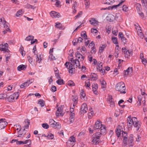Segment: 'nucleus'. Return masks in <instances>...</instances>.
Returning a JSON list of instances; mask_svg holds the SVG:
<instances>
[{
  "mask_svg": "<svg viewBox=\"0 0 147 147\" xmlns=\"http://www.w3.org/2000/svg\"><path fill=\"white\" fill-rule=\"evenodd\" d=\"M71 61L72 63H70H70L69 62H66L65 64V65L66 68L69 69V73L72 74L73 73V71L75 70V68L74 67V65H73H73H76V67H78L79 69L81 68V66L79 61L78 59L73 60V59H72Z\"/></svg>",
  "mask_w": 147,
  "mask_h": 147,
  "instance_id": "obj_1",
  "label": "nucleus"
},
{
  "mask_svg": "<svg viewBox=\"0 0 147 147\" xmlns=\"http://www.w3.org/2000/svg\"><path fill=\"white\" fill-rule=\"evenodd\" d=\"M115 90L121 94H125L126 92V88L123 82L118 83L116 85Z\"/></svg>",
  "mask_w": 147,
  "mask_h": 147,
  "instance_id": "obj_2",
  "label": "nucleus"
},
{
  "mask_svg": "<svg viewBox=\"0 0 147 147\" xmlns=\"http://www.w3.org/2000/svg\"><path fill=\"white\" fill-rule=\"evenodd\" d=\"M19 96L18 93H15L10 95L8 98H6V99L9 102H15L16 100H17Z\"/></svg>",
  "mask_w": 147,
  "mask_h": 147,
  "instance_id": "obj_3",
  "label": "nucleus"
},
{
  "mask_svg": "<svg viewBox=\"0 0 147 147\" xmlns=\"http://www.w3.org/2000/svg\"><path fill=\"white\" fill-rule=\"evenodd\" d=\"M137 121V118L135 117H131L129 116L127 119V125L129 128L130 127Z\"/></svg>",
  "mask_w": 147,
  "mask_h": 147,
  "instance_id": "obj_4",
  "label": "nucleus"
},
{
  "mask_svg": "<svg viewBox=\"0 0 147 147\" xmlns=\"http://www.w3.org/2000/svg\"><path fill=\"white\" fill-rule=\"evenodd\" d=\"M88 110V109L87 105L86 103H84L81 106L80 113L83 115L87 112Z\"/></svg>",
  "mask_w": 147,
  "mask_h": 147,
  "instance_id": "obj_5",
  "label": "nucleus"
},
{
  "mask_svg": "<svg viewBox=\"0 0 147 147\" xmlns=\"http://www.w3.org/2000/svg\"><path fill=\"white\" fill-rule=\"evenodd\" d=\"M7 124L5 119H0V129L5 128Z\"/></svg>",
  "mask_w": 147,
  "mask_h": 147,
  "instance_id": "obj_6",
  "label": "nucleus"
},
{
  "mask_svg": "<svg viewBox=\"0 0 147 147\" xmlns=\"http://www.w3.org/2000/svg\"><path fill=\"white\" fill-rule=\"evenodd\" d=\"M122 51L123 52L125 53V56L126 58H128L130 56V55L132 54V51L129 52V50H127V49L125 48L124 49L123 48L122 49Z\"/></svg>",
  "mask_w": 147,
  "mask_h": 147,
  "instance_id": "obj_7",
  "label": "nucleus"
},
{
  "mask_svg": "<svg viewBox=\"0 0 147 147\" xmlns=\"http://www.w3.org/2000/svg\"><path fill=\"white\" fill-rule=\"evenodd\" d=\"M102 122L100 121H97L95 123L94 126V129H100L102 126Z\"/></svg>",
  "mask_w": 147,
  "mask_h": 147,
  "instance_id": "obj_8",
  "label": "nucleus"
},
{
  "mask_svg": "<svg viewBox=\"0 0 147 147\" xmlns=\"http://www.w3.org/2000/svg\"><path fill=\"white\" fill-rule=\"evenodd\" d=\"M107 100L108 102L110 104L111 107H114L115 103L112 96L111 95L109 96Z\"/></svg>",
  "mask_w": 147,
  "mask_h": 147,
  "instance_id": "obj_9",
  "label": "nucleus"
},
{
  "mask_svg": "<svg viewBox=\"0 0 147 147\" xmlns=\"http://www.w3.org/2000/svg\"><path fill=\"white\" fill-rule=\"evenodd\" d=\"M123 131V129L121 126L119 125L116 129V133L118 137H119L121 135V132Z\"/></svg>",
  "mask_w": 147,
  "mask_h": 147,
  "instance_id": "obj_10",
  "label": "nucleus"
},
{
  "mask_svg": "<svg viewBox=\"0 0 147 147\" xmlns=\"http://www.w3.org/2000/svg\"><path fill=\"white\" fill-rule=\"evenodd\" d=\"M33 82V80H27L26 82L23 83L20 86L21 88H23L24 87H26L29 86V85L32 83Z\"/></svg>",
  "mask_w": 147,
  "mask_h": 147,
  "instance_id": "obj_11",
  "label": "nucleus"
},
{
  "mask_svg": "<svg viewBox=\"0 0 147 147\" xmlns=\"http://www.w3.org/2000/svg\"><path fill=\"white\" fill-rule=\"evenodd\" d=\"M103 63L102 62H98L97 66V69L100 71H102V73H103L105 71L104 69H102Z\"/></svg>",
  "mask_w": 147,
  "mask_h": 147,
  "instance_id": "obj_12",
  "label": "nucleus"
},
{
  "mask_svg": "<svg viewBox=\"0 0 147 147\" xmlns=\"http://www.w3.org/2000/svg\"><path fill=\"white\" fill-rule=\"evenodd\" d=\"M50 14L52 18H59L60 17L59 13L54 11H52L50 12Z\"/></svg>",
  "mask_w": 147,
  "mask_h": 147,
  "instance_id": "obj_13",
  "label": "nucleus"
},
{
  "mask_svg": "<svg viewBox=\"0 0 147 147\" xmlns=\"http://www.w3.org/2000/svg\"><path fill=\"white\" fill-rule=\"evenodd\" d=\"M63 110L62 109L59 107L56 113V116L58 117L59 116H63L64 114L63 113Z\"/></svg>",
  "mask_w": 147,
  "mask_h": 147,
  "instance_id": "obj_14",
  "label": "nucleus"
},
{
  "mask_svg": "<svg viewBox=\"0 0 147 147\" xmlns=\"http://www.w3.org/2000/svg\"><path fill=\"white\" fill-rule=\"evenodd\" d=\"M76 56L77 58L80 59L81 61H83L84 57L78 51H77L76 53Z\"/></svg>",
  "mask_w": 147,
  "mask_h": 147,
  "instance_id": "obj_15",
  "label": "nucleus"
},
{
  "mask_svg": "<svg viewBox=\"0 0 147 147\" xmlns=\"http://www.w3.org/2000/svg\"><path fill=\"white\" fill-rule=\"evenodd\" d=\"M89 22L91 24L94 26H96L98 25V22L94 18H92L90 20Z\"/></svg>",
  "mask_w": 147,
  "mask_h": 147,
  "instance_id": "obj_16",
  "label": "nucleus"
},
{
  "mask_svg": "<svg viewBox=\"0 0 147 147\" xmlns=\"http://www.w3.org/2000/svg\"><path fill=\"white\" fill-rule=\"evenodd\" d=\"M36 62L39 63H41L43 59L42 55L40 54L39 55H36Z\"/></svg>",
  "mask_w": 147,
  "mask_h": 147,
  "instance_id": "obj_17",
  "label": "nucleus"
},
{
  "mask_svg": "<svg viewBox=\"0 0 147 147\" xmlns=\"http://www.w3.org/2000/svg\"><path fill=\"white\" fill-rule=\"evenodd\" d=\"M25 122L26 123V124L25 125L24 127H23V129H22V130H23L24 131L23 133H25V128H27L29 127V125L30 124V121L28 119H27L25 120Z\"/></svg>",
  "mask_w": 147,
  "mask_h": 147,
  "instance_id": "obj_18",
  "label": "nucleus"
},
{
  "mask_svg": "<svg viewBox=\"0 0 147 147\" xmlns=\"http://www.w3.org/2000/svg\"><path fill=\"white\" fill-rule=\"evenodd\" d=\"M92 90L94 94L96 95L97 92L96 91L98 88V85L97 84L94 83L92 85Z\"/></svg>",
  "mask_w": 147,
  "mask_h": 147,
  "instance_id": "obj_19",
  "label": "nucleus"
},
{
  "mask_svg": "<svg viewBox=\"0 0 147 147\" xmlns=\"http://www.w3.org/2000/svg\"><path fill=\"white\" fill-rule=\"evenodd\" d=\"M3 22L4 27L5 28L6 30L8 31L11 32V30L9 28V23L5 21H4Z\"/></svg>",
  "mask_w": 147,
  "mask_h": 147,
  "instance_id": "obj_20",
  "label": "nucleus"
},
{
  "mask_svg": "<svg viewBox=\"0 0 147 147\" xmlns=\"http://www.w3.org/2000/svg\"><path fill=\"white\" fill-rule=\"evenodd\" d=\"M94 115V113L92 108H90L88 114V118L89 119H91L93 115Z\"/></svg>",
  "mask_w": 147,
  "mask_h": 147,
  "instance_id": "obj_21",
  "label": "nucleus"
},
{
  "mask_svg": "<svg viewBox=\"0 0 147 147\" xmlns=\"http://www.w3.org/2000/svg\"><path fill=\"white\" fill-rule=\"evenodd\" d=\"M134 125L136 128V130L137 131L139 129L141 126L140 124L139 123L137 119L136 122H135Z\"/></svg>",
  "mask_w": 147,
  "mask_h": 147,
  "instance_id": "obj_22",
  "label": "nucleus"
},
{
  "mask_svg": "<svg viewBox=\"0 0 147 147\" xmlns=\"http://www.w3.org/2000/svg\"><path fill=\"white\" fill-rule=\"evenodd\" d=\"M101 136V133L100 132H97L93 135V138H95L99 140V138Z\"/></svg>",
  "mask_w": 147,
  "mask_h": 147,
  "instance_id": "obj_23",
  "label": "nucleus"
},
{
  "mask_svg": "<svg viewBox=\"0 0 147 147\" xmlns=\"http://www.w3.org/2000/svg\"><path fill=\"white\" fill-rule=\"evenodd\" d=\"M49 124L51 127H55V124H57V122L52 119H50L49 120Z\"/></svg>",
  "mask_w": 147,
  "mask_h": 147,
  "instance_id": "obj_24",
  "label": "nucleus"
},
{
  "mask_svg": "<svg viewBox=\"0 0 147 147\" xmlns=\"http://www.w3.org/2000/svg\"><path fill=\"white\" fill-rule=\"evenodd\" d=\"M55 26L60 29H63L64 28V26L60 22H57L55 23Z\"/></svg>",
  "mask_w": 147,
  "mask_h": 147,
  "instance_id": "obj_25",
  "label": "nucleus"
},
{
  "mask_svg": "<svg viewBox=\"0 0 147 147\" xmlns=\"http://www.w3.org/2000/svg\"><path fill=\"white\" fill-rule=\"evenodd\" d=\"M18 70L19 71L22 70H24L26 68V66L23 65H21L19 66L18 67Z\"/></svg>",
  "mask_w": 147,
  "mask_h": 147,
  "instance_id": "obj_26",
  "label": "nucleus"
},
{
  "mask_svg": "<svg viewBox=\"0 0 147 147\" xmlns=\"http://www.w3.org/2000/svg\"><path fill=\"white\" fill-rule=\"evenodd\" d=\"M133 135H131L130 137V140L129 141V146H133L134 145V140L132 138Z\"/></svg>",
  "mask_w": 147,
  "mask_h": 147,
  "instance_id": "obj_27",
  "label": "nucleus"
},
{
  "mask_svg": "<svg viewBox=\"0 0 147 147\" xmlns=\"http://www.w3.org/2000/svg\"><path fill=\"white\" fill-rule=\"evenodd\" d=\"M68 141H69L70 142H71L75 145L76 142L75 138L73 136H71L69 138Z\"/></svg>",
  "mask_w": 147,
  "mask_h": 147,
  "instance_id": "obj_28",
  "label": "nucleus"
},
{
  "mask_svg": "<svg viewBox=\"0 0 147 147\" xmlns=\"http://www.w3.org/2000/svg\"><path fill=\"white\" fill-rule=\"evenodd\" d=\"M107 45H104L100 46L99 48V52L101 53L103 52L104 49L106 47Z\"/></svg>",
  "mask_w": 147,
  "mask_h": 147,
  "instance_id": "obj_29",
  "label": "nucleus"
},
{
  "mask_svg": "<svg viewBox=\"0 0 147 147\" xmlns=\"http://www.w3.org/2000/svg\"><path fill=\"white\" fill-rule=\"evenodd\" d=\"M114 1V0H106L104 3L108 5H110L112 4Z\"/></svg>",
  "mask_w": 147,
  "mask_h": 147,
  "instance_id": "obj_30",
  "label": "nucleus"
},
{
  "mask_svg": "<svg viewBox=\"0 0 147 147\" xmlns=\"http://www.w3.org/2000/svg\"><path fill=\"white\" fill-rule=\"evenodd\" d=\"M23 13L22 10L20 9L17 11L16 14V16L17 17H20L22 16Z\"/></svg>",
  "mask_w": 147,
  "mask_h": 147,
  "instance_id": "obj_31",
  "label": "nucleus"
},
{
  "mask_svg": "<svg viewBox=\"0 0 147 147\" xmlns=\"http://www.w3.org/2000/svg\"><path fill=\"white\" fill-rule=\"evenodd\" d=\"M34 37L32 35L28 36V37L26 38L25 40H26L28 41H30L33 40Z\"/></svg>",
  "mask_w": 147,
  "mask_h": 147,
  "instance_id": "obj_32",
  "label": "nucleus"
},
{
  "mask_svg": "<svg viewBox=\"0 0 147 147\" xmlns=\"http://www.w3.org/2000/svg\"><path fill=\"white\" fill-rule=\"evenodd\" d=\"M38 103L41 107H43L45 105V101L42 99H40L38 100Z\"/></svg>",
  "mask_w": 147,
  "mask_h": 147,
  "instance_id": "obj_33",
  "label": "nucleus"
},
{
  "mask_svg": "<svg viewBox=\"0 0 147 147\" xmlns=\"http://www.w3.org/2000/svg\"><path fill=\"white\" fill-rule=\"evenodd\" d=\"M100 129V133H104L105 132L106 129L105 126L104 125H102Z\"/></svg>",
  "mask_w": 147,
  "mask_h": 147,
  "instance_id": "obj_34",
  "label": "nucleus"
},
{
  "mask_svg": "<svg viewBox=\"0 0 147 147\" xmlns=\"http://www.w3.org/2000/svg\"><path fill=\"white\" fill-rule=\"evenodd\" d=\"M18 137L22 138L24 136L25 133H21V131H18Z\"/></svg>",
  "mask_w": 147,
  "mask_h": 147,
  "instance_id": "obj_35",
  "label": "nucleus"
},
{
  "mask_svg": "<svg viewBox=\"0 0 147 147\" xmlns=\"http://www.w3.org/2000/svg\"><path fill=\"white\" fill-rule=\"evenodd\" d=\"M124 1H123L121 2L120 3L116 5H114L113 6H112L111 8L112 9H113L114 8H117V7L122 5V4L124 3Z\"/></svg>",
  "mask_w": 147,
  "mask_h": 147,
  "instance_id": "obj_36",
  "label": "nucleus"
},
{
  "mask_svg": "<svg viewBox=\"0 0 147 147\" xmlns=\"http://www.w3.org/2000/svg\"><path fill=\"white\" fill-rule=\"evenodd\" d=\"M66 144L67 147H73L74 145V144H73L72 143L70 142L69 141H68L67 142Z\"/></svg>",
  "mask_w": 147,
  "mask_h": 147,
  "instance_id": "obj_37",
  "label": "nucleus"
},
{
  "mask_svg": "<svg viewBox=\"0 0 147 147\" xmlns=\"http://www.w3.org/2000/svg\"><path fill=\"white\" fill-rule=\"evenodd\" d=\"M112 32L113 34L115 36L117 35L118 31L117 29L116 28H114L112 29Z\"/></svg>",
  "mask_w": 147,
  "mask_h": 147,
  "instance_id": "obj_38",
  "label": "nucleus"
},
{
  "mask_svg": "<svg viewBox=\"0 0 147 147\" xmlns=\"http://www.w3.org/2000/svg\"><path fill=\"white\" fill-rule=\"evenodd\" d=\"M67 84L69 86H74L75 85V84L71 80H69Z\"/></svg>",
  "mask_w": 147,
  "mask_h": 147,
  "instance_id": "obj_39",
  "label": "nucleus"
},
{
  "mask_svg": "<svg viewBox=\"0 0 147 147\" xmlns=\"http://www.w3.org/2000/svg\"><path fill=\"white\" fill-rule=\"evenodd\" d=\"M122 10L125 12H127L129 10L128 7L126 5H123L122 6Z\"/></svg>",
  "mask_w": 147,
  "mask_h": 147,
  "instance_id": "obj_40",
  "label": "nucleus"
},
{
  "mask_svg": "<svg viewBox=\"0 0 147 147\" xmlns=\"http://www.w3.org/2000/svg\"><path fill=\"white\" fill-rule=\"evenodd\" d=\"M97 76L96 75L95 76H94L92 75L90 76V79L92 80H95L97 79L98 78L97 77Z\"/></svg>",
  "mask_w": 147,
  "mask_h": 147,
  "instance_id": "obj_41",
  "label": "nucleus"
},
{
  "mask_svg": "<svg viewBox=\"0 0 147 147\" xmlns=\"http://www.w3.org/2000/svg\"><path fill=\"white\" fill-rule=\"evenodd\" d=\"M84 2L86 6V7H87V8H88L90 5L89 0H84Z\"/></svg>",
  "mask_w": 147,
  "mask_h": 147,
  "instance_id": "obj_42",
  "label": "nucleus"
},
{
  "mask_svg": "<svg viewBox=\"0 0 147 147\" xmlns=\"http://www.w3.org/2000/svg\"><path fill=\"white\" fill-rule=\"evenodd\" d=\"M47 138L49 139H53L54 138V135L51 134H50L47 136Z\"/></svg>",
  "mask_w": 147,
  "mask_h": 147,
  "instance_id": "obj_43",
  "label": "nucleus"
},
{
  "mask_svg": "<svg viewBox=\"0 0 147 147\" xmlns=\"http://www.w3.org/2000/svg\"><path fill=\"white\" fill-rule=\"evenodd\" d=\"M101 84L102 86V88H105L106 87V82L105 81L103 80L101 82Z\"/></svg>",
  "mask_w": 147,
  "mask_h": 147,
  "instance_id": "obj_44",
  "label": "nucleus"
},
{
  "mask_svg": "<svg viewBox=\"0 0 147 147\" xmlns=\"http://www.w3.org/2000/svg\"><path fill=\"white\" fill-rule=\"evenodd\" d=\"M56 82L59 85H61L62 84H64L63 81L62 79H59Z\"/></svg>",
  "mask_w": 147,
  "mask_h": 147,
  "instance_id": "obj_45",
  "label": "nucleus"
},
{
  "mask_svg": "<svg viewBox=\"0 0 147 147\" xmlns=\"http://www.w3.org/2000/svg\"><path fill=\"white\" fill-rule=\"evenodd\" d=\"M26 7L27 8H31L34 9L36 8L35 7H34L33 6L29 4H27L26 5Z\"/></svg>",
  "mask_w": 147,
  "mask_h": 147,
  "instance_id": "obj_46",
  "label": "nucleus"
},
{
  "mask_svg": "<svg viewBox=\"0 0 147 147\" xmlns=\"http://www.w3.org/2000/svg\"><path fill=\"white\" fill-rule=\"evenodd\" d=\"M93 138V139L92 141V142L93 144L95 143V144H96L99 143V140H98L95 138Z\"/></svg>",
  "mask_w": 147,
  "mask_h": 147,
  "instance_id": "obj_47",
  "label": "nucleus"
},
{
  "mask_svg": "<svg viewBox=\"0 0 147 147\" xmlns=\"http://www.w3.org/2000/svg\"><path fill=\"white\" fill-rule=\"evenodd\" d=\"M49 59L51 61L56 59L55 57L53 56L52 54H50V55L49 56Z\"/></svg>",
  "mask_w": 147,
  "mask_h": 147,
  "instance_id": "obj_48",
  "label": "nucleus"
},
{
  "mask_svg": "<svg viewBox=\"0 0 147 147\" xmlns=\"http://www.w3.org/2000/svg\"><path fill=\"white\" fill-rule=\"evenodd\" d=\"M112 40L113 41V42L115 44H118V42L117 41V39L116 37H113L112 38Z\"/></svg>",
  "mask_w": 147,
  "mask_h": 147,
  "instance_id": "obj_49",
  "label": "nucleus"
},
{
  "mask_svg": "<svg viewBox=\"0 0 147 147\" xmlns=\"http://www.w3.org/2000/svg\"><path fill=\"white\" fill-rule=\"evenodd\" d=\"M42 127L45 129H47L49 127V125L47 123H43L42 124Z\"/></svg>",
  "mask_w": 147,
  "mask_h": 147,
  "instance_id": "obj_50",
  "label": "nucleus"
},
{
  "mask_svg": "<svg viewBox=\"0 0 147 147\" xmlns=\"http://www.w3.org/2000/svg\"><path fill=\"white\" fill-rule=\"evenodd\" d=\"M142 2L143 6H147V0H142Z\"/></svg>",
  "mask_w": 147,
  "mask_h": 147,
  "instance_id": "obj_51",
  "label": "nucleus"
},
{
  "mask_svg": "<svg viewBox=\"0 0 147 147\" xmlns=\"http://www.w3.org/2000/svg\"><path fill=\"white\" fill-rule=\"evenodd\" d=\"M6 97L7 96L6 94H0V99H3Z\"/></svg>",
  "mask_w": 147,
  "mask_h": 147,
  "instance_id": "obj_52",
  "label": "nucleus"
},
{
  "mask_svg": "<svg viewBox=\"0 0 147 147\" xmlns=\"http://www.w3.org/2000/svg\"><path fill=\"white\" fill-rule=\"evenodd\" d=\"M85 86L86 88H90V83L89 81H87L85 82Z\"/></svg>",
  "mask_w": 147,
  "mask_h": 147,
  "instance_id": "obj_53",
  "label": "nucleus"
},
{
  "mask_svg": "<svg viewBox=\"0 0 147 147\" xmlns=\"http://www.w3.org/2000/svg\"><path fill=\"white\" fill-rule=\"evenodd\" d=\"M78 98L76 97H74V98H72V100L74 103V104H76L78 102V101L77 100Z\"/></svg>",
  "mask_w": 147,
  "mask_h": 147,
  "instance_id": "obj_54",
  "label": "nucleus"
},
{
  "mask_svg": "<svg viewBox=\"0 0 147 147\" xmlns=\"http://www.w3.org/2000/svg\"><path fill=\"white\" fill-rule=\"evenodd\" d=\"M123 144H124V146H125L127 145V138H123Z\"/></svg>",
  "mask_w": 147,
  "mask_h": 147,
  "instance_id": "obj_55",
  "label": "nucleus"
},
{
  "mask_svg": "<svg viewBox=\"0 0 147 147\" xmlns=\"http://www.w3.org/2000/svg\"><path fill=\"white\" fill-rule=\"evenodd\" d=\"M94 43L93 42H92L89 44V48H91V49H92V48L94 47Z\"/></svg>",
  "mask_w": 147,
  "mask_h": 147,
  "instance_id": "obj_56",
  "label": "nucleus"
},
{
  "mask_svg": "<svg viewBox=\"0 0 147 147\" xmlns=\"http://www.w3.org/2000/svg\"><path fill=\"white\" fill-rule=\"evenodd\" d=\"M82 14V11H80L76 16L75 17V19L76 20L77 18H79L81 15Z\"/></svg>",
  "mask_w": 147,
  "mask_h": 147,
  "instance_id": "obj_57",
  "label": "nucleus"
},
{
  "mask_svg": "<svg viewBox=\"0 0 147 147\" xmlns=\"http://www.w3.org/2000/svg\"><path fill=\"white\" fill-rule=\"evenodd\" d=\"M81 36L84 38L85 39H87V36L85 33H84L83 32L82 34H81Z\"/></svg>",
  "mask_w": 147,
  "mask_h": 147,
  "instance_id": "obj_58",
  "label": "nucleus"
},
{
  "mask_svg": "<svg viewBox=\"0 0 147 147\" xmlns=\"http://www.w3.org/2000/svg\"><path fill=\"white\" fill-rule=\"evenodd\" d=\"M122 136L123 138H127V133L124 131H122Z\"/></svg>",
  "mask_w": 147,
  "mask_h": 147,
  "instance_id": "obj_59",
  "label": "nucleus"
},
{
  "mask_svg": "<svg viewBox=\"0 0 147 147\" xmlns=\"http://www.w3.org/2000/svg\"><path fill=\"white\" fill-rule=\"evenodd\" d=\"M57 90V88L55 86H53L51 88V91L53 92H54Z\"/></svg>",
  "mask_w": 147,
  "mask_h": 147,
  "instance_id": "obj_60",
  "label": "nucleus"
},
{
  "mask_svg": "<svg viewBox=\"0 0 147 147\" xmlns=\"http://www.w3.org/2000/svg\"><path fill=\"white\" fill-rule=\"evenodd\" d=\"M126 70L130 74H131L132 73L133 71L132 68V67H129Z\"/></svg>",
  "mask_w": 147,
  "mask_h": 147,
  "instance_id": "obj_61",
  "label": "nucleus"
},
{
  "mask_svg": "<svg viewBox=\"0 0 147 147\" xmlns=\"http://www.w3.org/2000/svg\"><path fill=\"white\" fill-rule=\"evenodd\" d=\"M142 60V63L145 65H146V63L147 62V60L145 58H144L142 59H141Z\"/></svg>",
  "mask_w": 147,
  "mask_h": 147,
  "instance_id": "obj_62",
  "label": "nucleus"
},
{
  "mask_svg": "<svg viewBox=\"0 0 147 147\" xmlns=\"http://www.w3.org/2000/svg\"><path fill=\"white\" fill-rule=\"evenodd\" d=\"M19 51L20 53H21L22 56H23V51H24V47L22 46H21L20 47Z\"/></svg>",
  "mask_w": 147,
  "mask_h": 147,
  "instance_id": "obj_63",
  "label": "nucleus"
},
{
  "mask_svg": "<svg viewBox=\"0 0 147 147\" xmlns=\"http://www.w3.org/2000/svg\"><path fill=\"white\" fill-rule=\"evenodd\" d=\"M0 50L1 51H5V52H7L9 51L8 49L6 48H1V49H0Z\"/></svg>",
  "mask_w": 147,
  "mask_h": 147,
  "instance_id": "obj_64",
  "label": "nucleus"
}]
</instances>
